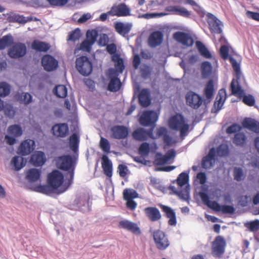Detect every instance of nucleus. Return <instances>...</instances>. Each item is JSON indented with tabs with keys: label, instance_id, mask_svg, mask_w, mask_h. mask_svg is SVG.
<instances>
[{
	"label": "nucleus",
	"instance_id": "obj_1",
	"mask_svg": "<svg viewBox=\"0 0 259 259\" xmlns=\"http://www.w3.org/2000/svg\"><path fill=\"white\" fill-rule=\"evenodd\" d=\"M78 157V154H64L58 158L57 164L58 167L65 171V181L63 185L64 190L61 192L66 191L73 183L74 170Z\"/></svg>",
	"mask_w": 259,
	"mask_h": 259
},
{
	"label": "nucleus",
	"instance_id": "obj_2",
	"mask_svg": "<svg viewBox=\"0 0 259 259\" xmlns=\"http://www.w3.org/2000/svg\"><path fill=\"white\" fill-rule=\"evenodd\" d=\"M240 79L235 77L230 83V90L232 94L242 99V102L248 106H253L255 103L254 97L251 94H245L244 91L242 89Z\"/></svg>",
	"mask_w": 259,
	"mask_h": 259
},
{
	"label": "nucleus",
	"instance_id": "obj_3",
	"mask_svg": "<svg viewBox=\"0 0 259 259\" xmlns=\"http://www.w3.org/2000/svg\"><path fill=\"white\" fill-rule=\"evenodd\" d=\"M168 126L171 130L179 131L182 139H184L188 134L189 125L182 113H177L171 117L168 120Z\"/></svg>",
	"mask_w": 259,
	"mask_h": 259
},
{
	"label": "nucleus",
	"instance_id": "obj_4",
	"mask_svg": "<svg viewBox=\"0 0 259 259\" xmlns=\"http://www.w3.org/2000/svg\"><path fill=\"white\" fill-rule=\"evenodd\" d=\"M75 67L78 72L83 76H88L92 72L93 65L87 56H81L76 59Z\"/></svg>",
	"mask_w": 259,
	"mask_h": 259
},
{
	"label": "nucleus",
	"instance_id": "obj_5",
	"mask_svg": "<svg viewBox=\"0 0 259 259\" xmlns=\"http://www.w3.org/2000/svg\"><path fill=\"white\" fill-rule=\"evenodd\" d=\"M229 50L228 46L226 45L221 46L220 50V56L225 60L229 59L234 70V75L237 79H240L242 76L240 65L233 57L229 55Z\"/></svg>",
	"mask_w": 259,
	"mask_h": 259
},
{
	"label": "nucleus",
	"instance_id": "obj_6",
	"mask_svg": "<svg viewBox=\"0 0 259 259\" xmlns=\"http://www.w3.org/2000/svg\"><path fill=\"white\" fill-rule=\"evenodd\" d=\"M64 175L59 170L54 169L49 173L47 177V183L50 184L58 191V193L64 190Z\"/></svg>",
	"mask_w": 259,
	"mask_h": 259
},
{
	"label": "nucleus",
	"instance_id": "obj_7",
	"mask_svg": "<svg viewBox=\"0 0 259 259\" xmlns=\"http://www.w3.org/2000/svg\"><path fill=\"white\" fill-rule=\"evenodd\" d=\"M158 119L157 113L152 110L144 111L139 119L140 125L143 126H148L149 128L156 126V122Z\"/></svg>",
	"mask_w": 259,
	"mask_h": 259
},
{
	"label": "nucleus",
	"instance_id": "obj_8",
	"mask_svg": "<svg viewBox=\"0 0 259 259\" xmlns=\"http://www.w3.org/2000/svg\"><path fill=\"white\" fill-rule=\"evenodd\" d=\"M154 242L159 250H165L170 245L167 235L161 230H154L152 233Z\"/></svg>",
	"mask_w": 259,
	"mask_h": 259
},
{
	"label": "nucleus",
	"instance_id": "obj_9",
	"mask_svg": "<svg viewBox=\"0 0 259 259\" xmlns=\"http://www.w3.org/2000/svg\"><path fill=\"white\" fill-rule=\"evenodd\" d=\"M27 53L26 45L22 42L14 43L8 50V55L12 59H19Z\"/></svg>",
	"mask_w": 259,
	"mask_h": 259
},
{
	"label": "nucleus",
	"instance_id": "obj_10",
	"mask_svg": "<svg viewBox=\"0 0 259 259\" xmlns=\"http://www.w3.org/2000/svg\"><path fill=\"white\" fill-rule=\"evenodd\" d=\"M186 104L194 109H198L204 104V99L198 94L192 91H188L185 95Z\"/></svg>",
	"mask_w": 259,
	"mask_h": 259
},
{
	"label": "nucleus",
	"instance_id": "obj_11",
	"mask_svg": "<svg viewBox=\"0 0 259 259\" xmlns=\"http://www.w3.org/2000/svg\"><path fill=\"white\" fill-rule=\"evenodd\" d=\"M226 242L224 238L222 236L215 237L212 243L211 253L215 257H221L225 251Z\"/></svg>",
	"mask_w": 259,
	"mask_h": 259
},
{
	"label": "nucleus",
	"instance_id": "obj_12",
	"mask_svg": "<svg viewBox=\"0 0 259 259\" xmlns=\"http://www.w3.org/2000/svg\"><path fill=\"white\" fill-rule=\"evenodd\" d=\"M153 127L146 130L144 127H138L132 133L133 138L138 141H145L148 138L155 139L156 138L153 135Z\"/></svg>",
	"mask_w": 259,
	"mask_h": 259
},
{
	"label": "nucleus",
	"instance_id": "obj_13",
	"mask_svg": "<svg viewBox=\"0 0 259 259\" xmlns=\"http://www.w3.org/2000/svg\"><path fill=\"white\" fill-rule=\"evenodd\" d=\"M34 140L28 139L22 141L18 148L17 153L22 156H27L32 153L35 148Z\"/></svg>",
	"mask_w": 259,
	"mask_h": 259
},
{
	"label": "nucleus",
	"instance_id": "obj_14",
	"mask_svg": "<svg viewBox=\"0 0 259 259\" xmlns=\"http://www.w3.org/2000/svg\"><path fill=\"white\" fill-rule=\"evenodd\" d=\"M41 63L44 70L48 72L55 71L59 67L58 61L50 54H46L42 57Z\"/></svg>",
	"mask_w": 259,
	"mask_h": 259
},
{
	"label": "nucleus",
	"instance_id": "obj_15",
	"mask_svg": "<svg viewBox=\"0 0 259 259\" xmlns=\"http://www.w3.org/2000/svg\"><path fill=\"white\" fill-rule=\"evenodd\" d=\"M207 22L211 32L217 34H221L223 32V23L217 17L210 13L206 14Z\"/></svg>",
	"mask_w": 259,
	"mask_h": 259
},
{
	"label": "nucleus",
	"instance_id": "obj_16",
	"mask_svg": "<svg viewBox=\"0 0 259 259\" xmlns=\"http://www.w3.org/2000/svg\"><path fill=\"white\" fill-rule=\"evenodd\" d=\"M112 137L115 139H126L129 135V129L123 125H115L111 128Z\"/></svg>",
	"mask_w": 259,
	"mask_h": 259
},
{
	"label": "nucleus",
	"instance_id": "obj_17",
	"mask_svg": "<svg viewBox=\"0 0 259 259\" xmlns=\"http://www.w3.org/2000/svg\"><path fill=\"white\" fill-rule=\"evenodd\" d=\"M215 94L214 81L210 79L205 85L203 94L205 97L204 99V105L207 106L213 98Z\"/></svg>",
	"mask_w": 259,
	"mask_h": 259
},
{
	"label": "nucleus",
	"instance_id": "obj_18",
	"mask_svg": "<svg viewBox=\"0 0 259 259\" xmlns=\"http://www.w3.org/2000/svg\"><path fill=\"white\" fill-rule=\"evenodd\" d=\"M89 199V196L83 194L77 197L74 203L79 211L85 212L91 210V205L90 204Z\"/></svg>",
	"mask_w": 259,
	"mask_h": 259
},
{
	"label": "nucleus",
	"instance_id": "obj_19",
	"mask_svg": "<svg viewBox=\"0 0 259 259\" xmlns=\"http://www.w3.org/2000/svg\"><path fill=\"white\" fill-rule=\"evenodd\" d=\"M174 38L183 46L191 47L194 44V39L191 35L184 32L178 31L174 34Z\"/></svg>",
	"mask_w": 259,
	"mask_h": 259
},
{
	"label": "nucleus",
	"instance_id": "obj_20",
	"mask_svg": "<svg viewBox=\"0 0 259 259\" xmlns=\"http://www.w3.org/2000/svg\"><path fill=\"white\" fill-rule=\"evenodd\" d=\"M52 134L55 136L65 138L69 134V127L66 123H58L54 125L51 129Z\"/></svg>",
	"mask_w": 259,
	"mask_h": 259
},
{
	"label": "nucleus",
	"instance_id": "obj_21",
	"mask_svg": "<svg viewBox=\"0 0 259 259\" xmlns=\"http://www.w3.org/2000/svg\"><path fill=\"white\" fill-rule=\"evenodd\" d=\"M138 97L139 104L143 107H147L151 103L150 92L148 89L144 88L139 90Z\"/></svg>",
	"mask_w": 259,
	"mask_h": 259
},
{
	"label": "nucleus",
	"instance_id": "obj_22",
	"mask_svg": "<svg viewBox=\"0 0 259 259\" xmlns=\"http://www.w3.org/2000/svg\"><path fill=\"white\" fill-rule=\"evenodd\" d=\"M30 163L35 166H41L46 161L45 153L41 151H37L32 155L30 158Z\"/></svg>",
	"mask_w": 259,
	"mask_h": 259
},
{
	"label": "nucleus",
	"instance_id": "obj_23",
	"mask_svg": "<svg viewBox=\"0 0 259 259\" xmlns=\"http://www.w3.org/2000/svg\"><path fill=\"white\" fill-rule=\"evenodd\" d=\"M199 197L203 203L208 207L217 211H220L221 204L216 201H211L208 192L199 195Z\"/></svg>",
	"mask_w": 259,
	"mask_h": 259
},
{
	"label": "nucleus",
	"instance_id": "obj_24",
	"mask_svg": "<svg viewBox=\"0 0 259 259\" xmlns=\"http://www.w3.org/2000/svg\"><path fill=\"white\" fill-rule=\"evenodd\" d=\"M163 38V34L161 31H155L151 33L148 38V45L151 48H155L161 44Z\"/></svg>",
	"mask_w": 259,
	"mask_h": 259
},
{
	"label": "nucleus",
	"instance_id": "obj_25",
	"mask_svg": "<svg viewBox=\"0 0 259 259\" xmlns=\"http://www.w3.org/2000/svg\"><path fill=\"white\" fill-rule=\"evenodd\" d=\"M7 15L8 21L12 23L17 22L19 24H25L32 20V17L31 16L26 18L23 15H21L13 12L8 13Z\"/></svg>",
	"mask_w": 259,
	"mask_h": 259
},
{
	"label": "nucleus",
	"instance_id": "obj_26",
	"mask_svg": "<svg viewBox=\"0 0 259 259\" xmlns=\"http://www.w3.org/2000/svg\"><path fill=\"white\" fill-rule=\"evenodd\" d=\"M242 126L255 133H259V122L250 117H245L242 122Z\"/></svg>",
	"mask_w": 259,
	"mask_h": 259
},
{
	"label": "nucleus",
	"instance_id": "obj_27",
	"mask_svg": "<svg viewBox=\"0 0 259 259\" xmlns=\"http://www.w3.org/2000/svg\"><path fill=\"white\" fill-rule=\"evenodd\" d=\"M160 207L163 212L165 214L166 217L169 218L168 224L170 226H175L177 225V218L176 212L170 207L160 204Z\"/></svg>",
	"mask_w": 259,
	"mask_h": 259
},
{
	"label": "nucleus",
	"instance_id": "obj_28",
	"mask_svg": "<svg viewBox=\"0 0 259 259\" xmlns=\"http://www.w3.org/2000/svg\"><path fill=\"white\" fill-rule=\"evenodd\" d=\"M41 170L36 168L29 169L26 172L25 179L29 183H34L40 179Z\"/></svg>",
	"mask_w": 259,
	"mask_h": 259
},
{
	"label": "nucleus",
	"instance_id": "obj_29",
	"mask_svg": "<svg viewBox=\"0 0 259 259\" xmlns=\"http://www.w3.org/2000/svg\"><path fill=\"white\" fill-rule=\"evenodd\" d=\"M118 227L134 233H140V229L137 224L127 220L120 221Z\"/></svg>",
	"mask_w": 259,
	"mask_h": 259
},
{
	"label": "nucleus",
	"instance_id": "obj_30",
	"mask_svg": "<svg viewBox=\"0 0 259 259\" xmlns=\"http://www.w3.org/2000/svg\"><path fill=\"white\" fill-rule=\"evenodd\" d=\"M132 27V23H124L121 22H116L114 23V28L116 31L123 37H125L130 32Z\"/></svg>",
	"mask_w": 259,
	"mask_h": 259
},
{
	"label": "nucleus",
	"instance_id": "obj_31",
	"mask_svg": "<svg viewBox=\"0 0 259 259\" xmlns=\"http://www.w3.org/2000/svg\"><path fill=\"white\" fill-rule=\"evenodd\" d=\"M79 141L80 137L76 132L73 133L68 139L69 148L75 154H78Z\"/></svg>",
	"mask_w": 259,
	"mask_h": 259
},
{
	"label": "nucleus",
	"instance_id": "obj_32",
	"mask_svg": "<svg viewBox=\"0 0 259 259\" xmlns=\"http://www.w3.org/2000/svg\"><path fill=\"white\" fill-rule=\"evenodd\" d=\"M102 165L104 174L108 177H111L112 175V163L108 156L103 154L102 157Z\"/></svg>",
	"mask_w": 259,
	"mask_h": 259
},
{
	"label": "nucleus",
	"instance_id": "obj_33",
	"mask_svg": "<svg viewBox=\"0 0 259 259\" xmlns=\"http://www.w3.org/2000/svg\"><path fill=\"white\" fill-rule=\"evenodd\" d=\"M197 179L198 180L200 184L201 185L200 186V190L199 192V196L205 193L209 192L208 186L206 184L207 181V176L205 172H199L196 176Z\"/></svg>",
	"mask_w": 259,
	"mask_h": 259
},
{
	"label": "nucleus",
	"instance_id": "obj_34",
	"mask_svg": "<svg viewBox=\"0 0 259 259\" xmlns=\"http://www.w3.org/2000/svg\"><path fill=\"white\" fill-rule=\"evenodd\" d=\"M31 47L32 49L39 52H47L51 48L49 43L37 39L32 42Z\"/></svg>",
	"mask_w": 259,
	"mask_h": 259
},
{
	"label": "nucleus",
	"instance_id": "obj_35",
	"mask_svg": "<svg viewBox=\"0 0 259 259\" xmlns=\"http://www.w3.org/2000/svg\"><path fill=\"white\" fill-rule=\"evenodd\" d=\"M144 212L147 217L153 222L159 220L161 217V214L159 209L156 207H147L144 209Z\"/></svg>",
	"mask_w": 259,
	"mask_h": 259
},
{
	"label": "nucleus",
	"instance_id": "obj_36",
	"mask_svg": "<svg viewBox=\"0 0 259 259\" xmlns=\"http://www.w3.org/2000/svg\"><path fill=\"white\" fill-rule=\"evenodd\" d=\"M26 163V160L22 157H20L18 156H14L12 157L10 165L13 169L15 171H19L23 168Z\"/></svg>",
	"mask_w": 259,
	"mask_h": 259
},
{
	"label": "nucleus",
	"instance_id": "obj_37",
	"mask_svg": "<svg viewBox=\"0 0 259 259\" xmlns=\"http://www.w3.org/2000/svg\"><path fill=\"white\" fill-rule=\"evenodd\" d=\"M34 190L35 192L42 193L46 195H50L52 193L58 192V191L50 184L47 185H39L35 187Z\"/></svg>",
	"mask_w": 259,
	"mask_h": 259
},
{
	"label": "nucleus",
	"instance_id": "obj_38",
	"mask_svg": "<svg viewBox=\"0 0 259 259\" xmlns=\"http://www.w3.org/2000/svg\"><path fill=\"white\" fill-rule=\"evenodd\" d=\"M201 74L203 79L208 78L212 71V66L211 63L207 61H203L201 64Z\"/></svg>",
	"mask_w": 259,
	"mask_h": 259
},
{
	"label": "nucleus",
	"instance_id": "obj_39",
	"mask_svg": "<svg viewBox=\"0 0 259 259\" xmlns=\"http://www.w3.org/2000/svg\"><path fill=\"white\" fill-rule=\"evenodd\" d=\"M53 94L58 98H64L67 97L68 90L66 87L63 84L56 85L53 89Z\"/></svg>",
	"mask_w": 259,
	"mask_h": 259
},
{
	"label": "nucleus",
	"instance_id": "obj_40",
	"mask_svg": "<svg viewBox=\"0 0 259 259\" xmlns=\"http://www.w3.org/2000/svg\"><path fill=\"white\" fill-rule=\"evenodd\" d=\"M14 44V38L11 34H8L0 38V50H3L7 47H11Z\"/></svg>",
	"mask_w": 259,
	"mask_h": 259
},
{
	"label": "nucleus",
	"instance_id": "obj_41",
	"mask_svg": "<svg viewBox=\"0 0 259 259\" xmlns=\"http://www.w3.org/2000/svg\"><path fill=\"white\" fill-rule=\"evenodd\" d=\"M7 133L16 138H18L23 134V130L20 124H14L8 126Z\"/></svg>",
	"mask_w": 259,
	"mask_h": 259
},
{
	"label": "nucleus",
	"instance_id": "obj_42",
	"mask_svg": "<svg viewBox=\"0 0 259 259\" xmlns=\"http://www.w3.org/2000/svg\"><path fill=\"white\" fill-rule=\"evenodd\" d=\"M116 16H127L130 15V9L125 3H121L115 7V13Z\"/></svg>",
	"mask_w": 259,
	"mask_h": 259
},
{
	"label": "nucleus",
	"instance_id": "obj_43",
	"mask_svg": "<svg viewBox=\"0 0 259 259\" xmlns=\"http://www.w3.org/2000/svg\"><path fill=\"white\" fill-rule=\"evenodd\" d=\"M122 83L120 78L109 80L107 89L111 92H117L119 91L121 87Z\"/></svg>",
	"mask_w": 259,
	"mask_h": 259
},
{
	"label": "nucleus",
	"instance_id": "obj_44",
	"mask_svg": "<svg viewBox=\"0 0 259 259\" xmlns=\"http://www.w3.org/2000/svg\"><path fill=\"white\" fill-rule=\"evenodd\" d=\"M17 100L25 105H28L32 102L33 97L28 92H22L16 95Z\"/></svg>",
	"mask_w": 259,
	"mask_h": 259
},
{
	"label": "nucleus",
	"instance_id": "obj_45",
	"mask_svg": "<svg viewBox=\"0 0 259 259\" xmlns=\"http://www.w3.org/2000/svg\"><path fill=\"white\" fill-rule=\"evenodd\" d=\"M196 47L199 54L203 57L206 59L212 58L211 54L203 43L200 41L197 42Z\"/></svg>",
	"mask_w": 259,
	"mask_h": 259
},
{
	"label": "nucleus",
	"instance_id": "obj_46",
	"mask_svg": "<svg viewBox=\"0 0 259 259\" xmlns=\"http://www.w3.org/2000/svg\"><path fill=\"white\" fill-rule=\"evenodd\" d=\"M152 71V68L147 64H143L140 67V73L141 77L145 79L150 78Z\"/></svg>",
	"mask_w": 259,
	"mask_h": 259
},
{
	"label": "nucleus",
	"instance_id": "obj_47",
	"mask_svg": "<svg viewBox=\"0 0 259 259\" xmlns=\"http://www.w3.org/2000/svg\"><path fill=\"white\" fill-rule=\"evenodd\" d=\"M246 140L245 134L242 132H239L235 135L233 142L236 146H243L246 143Z\"/></svg>",
	"mask_w": 259,
	"mask_h": 259
},
{
	"label": "nucleus",
	"instance_id": "obj_48",
	"mask_svg": "<svg viewBox=\"0 0 259 259\" xmlns=\"http://www.w3.org/2000/svg\"><path fill=\"white\" fill-rule=\"evenodd\" d=\"M189 172L187 171H183L178 176L177 178V184L179 187H182L184 186L189 181Z\"/></svg>",
	"mask_w": 259,
	"mask_h": 259
},
{
	"label": "nucleus",
	"instance_id": "obj_49",
	"mask_svg": "<svg viewBox=\"0 0 259 259\" xmlns=\"http://www.w3.org/2000/svg\"><path fill=\"white\" fill-rule=\"evenodd\" d=\"M11 92L10 85L6 81L0 82V97L8 96Z\"/></svg>",
	"mask_w": 259,
	"mask_h": 259
},
{
	"label": "nucleus",
	"instance_id": "obj_50",
	"mask_svg": "<svg viewBox=\"0 0 259 259\" xmlns=\"http://www.w3.org/2000/svg\"><path fill=\"white\" fill-rule=\"evenodd\" d=\"M189 5L193 7V10L198 14L201 17H204L206 14L205 10L198 4L195 1L190 0Z\"/></svg>",
	"mask_w": 259,
	"mask_h": 259
},
{
	"label": "nucleus",
	"instance_id": "obj_51",
	"mask_svg": "<svg viewBox=\"0 0 259 259\" xmlns=\"http://www.w3.org/2000/svg\"><path fill=\"white\" fill-rule=\"evenodd\" d=\"M137 192L132 189H125L123 192V198L124 200L134 199L138 197Z\"/></svg>",
	"mask_w": 259,
	"mask_h": 259
},
{
	"label": "nucleus",
	"instance_id": "obj_52",
	"mask_svg": "<svg viewBox=\"0 0 259 259\" xmlns=\"http://www.w3.org/2000/svg\"><path fill=\"white\" fill-rule=\"evenodd\" d=\"M81 36L80 29L79 28H76L69 33L67 40L75 42L78 40Z\"/></svg>",
	"mask_w": 259,
	"mask_h": 259
},
{
	"label": "nucleus",
	"instance_id": "obj_53",
	"mask_svg": "<svg viewBox=\"0 0 259 259\" xmlns=\"http://www.w3.org/2000/svg\"><path fill=\"white\" fill-rule=\"evenodd\" d=\"M218 156L223 157L228 156L229 154V146L227 144H222L217 148Z\"/></svg>",
	"mask_w": 259,
	"mask_h": 259
},
{
	"label": "nucleus",
	"instance_id": "obj_54",
	"mask_svg": "<svg viewBox=\"0 0 259 259\" xmlns=\"http://www.w3.org/2000/svg\"><path fill=\"white\" fill-rule=\"evenodd\" d=\"M100 147L102 150L107 155L108 154L111 152L110 151V144L108 140L103 137H101L100 141Z\"/></svg>",
	"mask_w": 259,
	"mask_h": 259
},
{
	"label": "nucleus",
	"instance_id": "obj_55",
	"mask_svg": "<svg viewBox=\"0 0 259 259\" xmlns=\"http://www.w3.org/2000/svg\"><path fill=\"white\" fill-rule=\"evenodd\" d=\"M244 226L250 232H256L259 229V220L247 222L244 224Z\"/></svg>",
	"mask_w": 259,
	"mask_h": 259
},
{
	"label": "nucleus",
	"instance_id": "obj_56",
	"mask_svg": "<svg viewBox=\"0 0 259 259\" xmlns=\"http://www.w3.org/2000/svg\"><path fill=\"white\" fill-rule=\"evenodd\" d=\"M167 163L166 157L162 153L158 152L155 154L153 164L155 166L163 165Z\"/></svg>",
	"mask_w": 259,
	"mask_h": 259
},
{
	"label": "nucleus",
	"instance_id": "obj_57",
	"mask_svg": "<svg viewBox=\"0 0 259 259\" xmlns=\"http://www.w3.org/2000/svg\"><path fill=\"white\" fill-rule=\"evenodd\" d=\"M98 36V31L96 29L88 30L87 31L86 39L93 44H94L97 40Z\"/></svg>",
	"mask_w": 259,
	"mask_h": 259
},
{
	"label": "nucleus",
	"instance_id": "obj_58",
	"mask_svg": "<svg viewBox=\"0 0 259 259\" xmlns=\"http://www.w3.org/2000/svg\"><path fill=\"white\" fill-rule=\"evenodd\" d=\"M215 160L211 159L207 155L203 157L201 161V166L204 169L211 168L214 164Z\"/></svg>",
	"mask_w": 259,
	"mask_h": 259
},
{
	"label": "nucleus",
	"instance_id": "obj_59",
	"mask_svg": "<svg viewBox=\"0 0 259 259\" xmlns=\"http://www.w3.org/2000/svg\"><path fill=\"white\" fill-rule=\"evenodd\" d=\"M150 151V145L149 143L143 142L139 148V152L141 156H148Z\"/></svg>",
	"mask_w": 259,
	"mask_h": 259
},
{
	"label": "nucleus",
	"instance_id": "obj_60",
	"mask_svg": "<svg viewBox=\"0 0 259 259\" xmlns=\"http://www.w3.org/2000/svg\"><path fill=\"white\" fill-rule=\"evenodd\" d=\"M6 116L10 118H13L15 115V111L12 104L7 103L5 104V108L3 110Z\"/></svg>",
	"mask_w": 259,
	"mask_h": 259
},
{
	"label": "nucleus",
	"instance_id": "obj_61",
	"mask_svg": "<svg viewBox=\"0 0 259 259\" xmlns=\"http://www.w3.org/2000/svg\"><path fill=\"white\" fill-rule=\"evenodd\" d=\"M235 208L233 205L221 204L219 212L224 214H234L235 211Z\"/></svg>",
	"mask_w": 259,
	"mask_h": 259
},
{
	"label": "nucleus",
	"instance_id": "obj_62",
	"mask_svg": "<svg viewBox=\"0 0 259 259\" xmlns=\"http://www.w3.org/2000/svg\"><path fill=\"white\" fill-rule=\"evenodd\" d=\"M167 14L164 13H147L139 15L138 17L140 18H144L146 19H149L153 18L160 17L166 15Z\"/></svg>",
	"mask_w": 259,
	"mask_h": 259
},
{
	"label": "nucleus",
	"instance_id": "obj_63",
	"mask_svg": "<svg viewBox=\"0 0 259 259\" xmlns=\"http://www.w3.org/2000/svg\"><path fill=\"white\" fill-rule=\"evenodd\" d=\"M234 179L237 181H240L244 178L243 171L240 167H235L233 170Z\"/></svg>",
	"mask_w": 259,
	"mask_h": 259
},
{
	"label": "nucleus",
	"instance_id": "obj_64",
	"mask_svg": "<svg viewBox=\"0 0 259 259\" xmlns=\"http://www.w3.org/2000/svg\"><path fill=\"white\" fill-rule=\"evenodd\" d=\"M94 44L91 42L85 39L80 44L78 49L83 51L89 52H90L92 49V46Z\"/></svg>",
	"mask_w": 259,
	"mask_h": 259
}]
</instances>
